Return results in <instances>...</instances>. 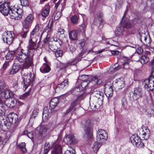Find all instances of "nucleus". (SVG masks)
<instances>
[{
	"label": "nucleus",
	"mask_w": 154,
	"mask_h": 154,
	"mask_svg": "<svg viewBox=\"0 0 154 154\" xmlns=\"http://www.w3.org/2000/svg\"><path fill=\"white\" fill-rule=\"evenodd\" d=\"M32 74L30 72L24 74L23 83L24 88L26 89L30 85L32 81H33L35 76L33 74L32 78L31 77Z\"/></svg>",
	"instance_id": "obj_7"
},
{
	"label": "nucleus",
	"mask_w": 154,
	"mask_h": 154,
	"mask_svg": "<svg viewBox=\"0 0 154 154\" xmlns=\"http://www.w3.org/2000/svg\"><path fill=\"white\" fill-rule=\"evenodd\" d=\"M97 139L98 142L103 143H104L107 138V134L104 130L100 129L97 132Z\"/></svg>",
	"instance_id": "obj_5"
},
{
	"label": "nucleus",
	"mask_w": 154,
	"mask_h": 154,
	"mask_svg": "<svg viewBox=\"0 0 154 154\" xmlns=\"http://www.w3.org/2000/svg\"><path fill=\"white\" fill-rule=\"evenodd\" d=\"M92 94L95 97V101L92 104H90L91 109L93 110H95L96 109H98L102 103L100 102V103H98L97 102V100L98 101H102L103 100V94L102 92H100V91H97V89H95L93 92Z\"/></svg>",
	"instance_id": "obj_2"
},
{
	"label": "nucleus",
	"mask_w": 154,
	"mask_h": 154,
	"mask_svg": "<svg viewBox=\"0 0 154 154\" xmlns=\"http://www.w3.org/2000/svg\"><path fill=\"white\" fill-rule=\"evenodd\" d=\"M75 48L74 46L72 45H71L69 47V50L70 52H71L72 53H73L75 51Z\"/></svg>",
	"instance_id": "obj_57"
},
{
	"label": "nucleus",
	"mask_w": 154,
	"mask_h": 154,
	"mask_svg": "<svg viewBox=\"0 0 154 154\" xmlns=\"http://www.w3.org/2000/svg\"><path fill=\"white\" fill-rule=\"evenodd\" d=\"M101 143L98 142H95L93 144V149L95 152H97L101 146Z\"/></svg>",
	"instance_id": "obj_33"
},
{
	"label": "nucleus",
	"mask_w": 154,
	"mask_h": 154,
	"mask_svg": "<svg viewBox=\"0 0 154 154\" xmlns=\"http://www.w3.org/2000/svg\"><path fill=\"white\" fill-rule=\"evenodd\" d=\"M62 13L60 12H57L55 14L54 16V19L55 20H58L61 16Z\"/></svg>",
	"instance_id": "obj_51"
},
{
	"label": "nucleus",
	"mask_w": 154,
	"mask_h": 154,
	"mask_svg": "<svg viewBox=\"0 0 154 154\" xmlns=\"http://www.w3.org/2000/svg\"><path fill=\"white\" fill-rule=\"evenodd\" d=\"M39 109L37 108H36L33 110L32 116L30 119L29 121H32L34 119L36 116L37 115Z\"/></svg>",
	"instance_id": "obj_36"
},
{
	"label": "nucleus",
	"mask_w": 154,
	"mask_h": 154,
	"mask_svg": "<svg viewBox=\"0 0 154 154\" xmlns=\"http://www.w3.org/2000/svg\"><path fill=\"white\" fill-rule=\"evenodd\" d=\"M13 36V32L7 31L6 33H5L2 35V40L4 42L10 45L12 43L14 39Z\"/></svg>",
	"instance_id": "obj_8"
},
{
	"label": "nucleus",
	"mask_w": 154,
	"mask_h": 154,
	"mask_svg": "<svg viewBox=\"0 0 154 154\" xmlns=\"http://www.w3.org/2000/svg\"><path fill=\"white\" fill-rule=\"evenodd\" d=\"M55 51H54V52L56 57H60L62 56L63 51L62 50H57Z\"/></svg>",
	"instance_id": "obj_46"
},
{
	"label": "nucleus",
	"mask_w": 154,
	"mask_h": 154,
	"mask_svg": "<svg viewBox=\"0 0 154 154\" xmlns=\"http://www.w3.org/2000/svg\"><path fill=\"white\" fill-rule=\"evenodd\" d=\"M78 97H77L76 99L72 100L69 108L64 113L65 115H67L70 112H72L75 110L76 108L75 107L76 106V102L78 100Z\"/></svg>",
	"instance_id": "obj_17"
},
{
	"label": "nucleus",
	"mask_w": 154,
	"mask_h": 154,
	"mask_svg": "<svg viewBox=\"0 0 154 154\" xmlns=\"http://www.w3.org/2000/svg\"><path fill=\"white\" fill-rule=\"evenodd\" d=\"M126 12L127 11H126L124 14L122 18V20L120 23L121 24V25L123 27L126 28H130L131 27L132 25L130 23L128 20V19L123 20L125 16V14Z\"/></svg>",
	"instance_id": "obj_20"
},
{
	"label": "nucleus",
	"mask_w": 154,
	"mask_h": 154,
	"mask_svg": "<svg viewBox=\"0 0 154 154\" xmlns=\"http://www.w3.org/2000/svg\"><path fill=\"white\" fill-rule=\"evenodd\" d=\"M39 29V26L38 24L36 25L35 27L31 32L30 35V38H31V40L32 38H36V33L38 32Z\"/></svg>",
	"instance_id": "obj_25"
},
{
	"label": "nucleus",
	"mask_w": 154,
	"mask_h": 154,
	"mask_svg": "<svg viewBox=\"0 0 154 154\" xmlns=\"http://www.w3.org/2000/svg\"><path fill=\"white\" fill-rule=\"evenodd\" d=\"M111 53L113 55H118L119 53V52L118 51L113 50L111 51Z\"/></svg>",
	"instance_id": "obj_58"
},
{
	"label": "nucleus",
	"mask_w": 154,
	"mask_h": 154,
	"mask_svg": "<svg viewBox=\"0 0 154 154\" xmlns=\"http://www.w3.org/2000/svg\"><path fill=\"white\" fill-rule=\"evenodd\" d=\"M20 69L19 64L14 63L13 65L12 69L11 70L10 73L11 75L16 74L18 72Z\"/></svg>",
	"instance_id": "obj_24"
},
{
	"label": "nucleus",
	"mask_w": 154,
	"mask_h": 154,
	"mask_svg": "<svg viewBox=\"0 0 154 154\" xmlns=\"http://www.w3.org/2000/svg\"><path fill=\"white\" fill-rule=\"evenodd\" d=\"M98 79L96 77H94L92 78V82L97 84Z\"/></svg>",
	"instance_id": "obj_60"
},
{
	"label": "nucleus",
	"mask_w": 154,
	"mask_h": 154,
	"mask_svg": "<svg viewBox=\"0 0 154 154\" xmlns=\"http://www.w3.org/2000/svg\"><path fill=\"white\" fill-rule=\"evenodd\" d=\"M49 40V38L47 36L46 37V38H45L44 40V43L45 45H46L47 44Z\"/></svg>",
	"instance_id": "obj_62"
},
{
	"label": "nucleus",
	"mask_w": 154,
	"mask_h": 154,
	"mask_svg": "<svg viewBox=\"0 0 154 154\" xmlns=\"http://www.w3.org/2000/svg\"><path fill=\"white\" fill-rule=\"evenodd\" d=\"M20 14V13L17 12V11H15V9H13L11 8L10 9V11L9 13L11 18L17 20L22 17H20L19 16V14Z\"/></svg>",
	"instance_id": "obj_22"
},
{
	"label": "nucleus",
	"mask_w": 154,
	"mask_h": 154,
	"mask_svg": "<svg viewBox=\"0 0 154 154\" xmlns=\"http://www.w3.org/2000/svg\"><path fill=\"white\" fill-rule=\"evenodd\" d=\"M130 60L129 59H127L126 61L123 64L122 67L123 69H127L129 68V62Z\"/></svg>",
	"instance_id": "obj_48"
},
{
	"label": "nucleus",
	"mask_w": 154,
	"mask_h": 154,
	"mask_svg": "<svg viewBox=\"0 0 154 154\" xmlns=\"http://www.w3.org/2000/svg\"><path fill=\"white\" fill-rule=\"evenodd\" d=\"M17 115H14L13 117H8L9 122L13 124L15 123L17 121V119H16Z\"/></svg>",
	"instance_id": "obj_44"
},
{
	"label": "nucleus",
	"mask_w": 154,
	"mask_h": 154,
	"mask_svg": "<svg viewBox=\"0 0 154 154\" xmlns=\"http://www.w3.org/2000/svg\"><path fill=\"white\" fill-rule=\"evenodd\" d=\"M86 54V50L84 49H82L79 54L78 58H75L74 60L67 63L66 66L67 67L70 65H75L78 62L81 60V58L84 57L85 55H87Z\"/></svg>",
	"instance_id": "obj_9"
},
{
	"label": "nucleus",
	"mask_w": 154,
	"mask_h": 154,
	"mask_svg": "<svg viewBox=\"0 0 154 154\" xmlns=\"http://www.w3.org/2000/svg\"><path fill=\"white\" fill-rule=\"evenodd\" d=\"M62 147L57 142L54 143L52 145V150L51 154H62Z\"/></svg>",
	"instance_id": "obj_12"
},
{
	"label": "nucleus",
	"mask_w": 154,
	"mask_h": 154,
	"mask_svg": "<svg viewBox=\"0 0 154 154\" xmlns=\"http://www.w3.org/2000/svg\"><path fill=\"white\" fill-rule=\"evenodd\" d=\"M17 51H10L8 52L6 56V58L7 60H9L14 56L15 54L17 55Z\"/></svg>",
	"instance_id": "obj_32"
},
{
	"label": "nucleus",
	"mask_w": 154,
	"mask_h": 154,
	"mask_svg": "<svg viewBox=\"0 0 154 154\" xmlns=\"http://www.w3.org/2000/svg\"><path fill=\"white\" fill-rule=\"evenodd\" d=\"M10 94V92L8 91H4L0 94V116L4 115L5 114V112L6 110L4 106V103H5V102L6 99L11 97Z\"/></svg>",
	"instance_id": "obj_3"
},
{
	"label": "nucleus",
	"mask_w": 154,
	"mask_h": 154,
	"mask_svg": "<svg viewBox=\"0 0 154 154\" xmlns=\"http://www.w3.org/2000/svg\"><path fill=\"white\" fill-rule=\"evenodd\" d=\"M103 14L102 13L100 12L97 14L96 16L94 19V23L95 25H99L100 27V26H102V28L103 26V25L102 24L103 23Z\"/></svg>",
	"instance_id": "obj_13"
},
{
	"label": "nucleus",
	"mask_w": 154,
	"mask_h": 154,
	"mask_svg": "<svg viewBox=\"0 0 154 154\" xmlns=\"http://www.w3.org/2000/svg\"><path fill=\"white\" fill-rule=\"evenodd\" d=\"M33 20V16L32 14L27 16L25 18L23 23V28H29L31 26Z\"/></svg>",
	"instance_id": "obj_11"
},
{
	"label": "nucleus",
	"mask_w": 154,
	"mask_h": 154,
	"mask_svg": "<svg viewBox=\"0 0 154 154\" xmlns=\"http://www.w3.org/2000/svg\"><path fill=\"white\" fill-rule=\"evenodd\" d=\"M83 90V89H82V88L80 87V85L78 87H76L73 90L74 92H79Z\"/></svg>",
	"instance_id": "obj_54"
},
{
	"label": "nucleus",
	"mask_w": 154,
	"mask_h": 154,
	"mask_svg": "<svg viewBox=\"0 0 154 154\" xmlns=\"http://www.w3.org/2000/svg\"><path fill=\"white\" fill-rule=\"evenodd\" d=\"M64 154H75V153L73 152H71L70 151L67 150L65 152Z\"/></svg>",
	"instance_id": "obj_64"
},
{
	"label": "nucleus",
	"mask_w": 154,
	"mask_h": 154,
	"mask_svg": "<svg viewBox=\"0 0 154 154\" xmlns=\"http://www.w3.org/2000/svg\"><path fill=\"white\" fill-rule=\"evenodd\" d=\"M147 38L145 36V35L143 34V35H141L140 39L141 42H142V41H143V44L146 45H148L150 44V42L149 41H148V42L146 41Z\"/></svg>",
	"instance_id": "obj_38"
},
{
	"label": "nucleus",
	"mask_w": 154,
	"mask_h": 154,
	"mask_svg": "<svg viewBox=\"0 0 154 154\" xmlns=\"http://www.w3.org/2000/svg\"><path fill=\"white\" fill-rule=\"evenodd\" d=\"M9 66V63L8 62H5L3 65V67L1 69L2 72H4V71L6 69L7 67Z\"/></svg>",
	"instance_id": "obj_52"
},
{
	"label": "nucleus",
	"mask_w": 154,
	"mask_h": 154,
	"mask_svg": "<svg viewBox=\"0 0 154 154\" xmlns=\"http://www.w3.org/2000/svg\"><path fill=\"white\" fill-rule=\"evenodd\" d=\"M82 127L84 128L85 133L88 137L92 138L93 124L90 120H83L81 122Z\"/></svg>",
	"instance_id": "obj_4"
},
{
	"label": "nucleus",
	"mask_w": 154,
	"mask_h": 154,
	"mask_svg": "<svg viewBox=\"0 0 154 154\" xmlns=\"http://www.w3.org/2000/svg\"><path fill=\"white\" fill-rule=\"evenodd\" d=\"M7 123V120L3 119L2 121H1L0 125V128L3 131H6V123Z\"/></svg>",
	"instance_id": "obj_35"
},
{
	"label": "nucleus",
	"mask_w": 154,
	"mask_h": 154,
	"mask_svg": "<svg viewBox=\"0 0 154 154\" xmlns=\"http://www.w3.org/2000/svg\"><path fill=\"white\" fill-rule=\"evenodd\" d=\"M142 91L141 89L139 88H135L134 91L133 98L137 100L142 97Z\"/></svg>",
	"instance_id": "obj_19"
},
{
	"label": "nucleus",
	"mask_w": 154,
	"mask_h": 154,
	"mask_svg": "<svg viewBox=\"0 0 154 154\" xmlns=\"http://www.w3.org/2000/svg\"><path fill=\"white\" fill-rule=\"evenodd\" d=\"M9 4V3L8 2L5 4H1L0 5V11L5 16H7L8 14L10 9H11Z\"/></svg>",
	"instance_id": "obj_14"
},
{
	"label": "nucleus",
	"mask_w": 154,
	"mask_h": 154,
	"mask_svg": "<svg viewBox=\"0 0 154 154\" xmlns=\"http://www.w3.org/2000/svg\"><path fill=\"white\" fill-rule=\"evenodd\" d=\"M75 140L74 136L72 134L68 135L64 139L65 140L67 141V143L69 144L73 143L75 142Z\"/></svg>",
	"instance_id": "obj_27"
},
{
	"label": "nucleus",
	"mask_w": 154,
	"mask_h": 154,
	"mask_svg": "<svg viewBox=\"0 0 154 154\" xmlns=\"http://www.w3.org/2000/svg\"><path fill=\"white\" fill-rule=\"evenodd\" d=\"M51 69L47 64L44 63L42 67L40 68L41 72L43 73L49 72Z\"/></svg>",
	"instance_id": "obj_29"
},
{
	"label": "nucleus",
	"mask_w": 154,
	"mask_h": 154,
	"mask_svg": "<svg viewBox=\"0 0 154 154\" xmlns=\"http://www.w3.org/2000/svg\"><path fill=\"white\" fill-rule=\"evenodd\" d=\"M6 99L5 100V103H4V105H6L8 107L12 108L14 107L16 104V100L15 99Z\"/></svg>",
	"instance_id": "obj_23"
},
{
	"label": "nucleus",
	"mask_w": 154,
	"mask_h": 154,
	"mask_svg": "<svg viewBox=\"0 0 154 154\" xmlns=\"http://www.w3.org/2000/svg\"><path fill=\"white\" fill-rule=\"evenodd\" d=\"M37 38H32L31 40V38L29 40V44L27 46L28 52L29 51H32V52H33V50H35L38 48L36 44H35V42H36Z\"/></svg>",
	"instance_id": "obj_15"
},
{
	"label": "nucleus",
	"mask_w": 154,
	"mask_h": 154,
	"mask_svg": "<svg viewBox=\"0 0 154 154\" xmlns=\"http://www.w3.org/2000/svg\"><path fill=\"white\" fill-rule=\"evenodd\" d=\"M10 125L11 123L8 122L7 121V123H6V131L8 130L10 128Z\"/></svg>",
	"instance_id": "obj_63"
},
{
	"label": "nucleus",
	"mask_w": 154,
	"mask_h": 154,
	"mask_svg": "<svg viewBox=\"0 0 154 154\" xmlns=\"http://www.w3.org/2000/svg\"><path fill=\"white\" fill-rule=\"evenodd\" d=\"M50 7L47 6L44 9L42 12V15L44 17H46L49 14Z\"/></svg>",
	"instance_id": "obj_30"
},
{
	"label": "nucleus",
	"mask_w": 154,
	"mask_h": 154,
	"mask_svg": "<svg viewBox=\"0 0 154 154\" xmlns=\"http://www.w3.org/2000/svg\"><path fill=\"white\" fill-rule=\"evenodd\" d=\"M6 87V84L3 80H0V94L4 91H8L5 90V88Z\"/></svg>",
	"instance_id": "obj_34"
},
{
	"label": "nucleus",
	"mask_w": 154,
	"mask_h": 154,
	"mask_svg": "<svg viewBox=\"0 0 154 154\" xmlns=\"http://www.w3.org/2000/svg\"><path fill=\"white\" fill-rule=\"evenodd\" d=\"M112 84L114 85L116 88L119 89H121L124 88L125 86V83L124 79L122 78L119 79L114 81Z\"/></svg>",
	"instance_id": "obj_18"
},
{
	"label": "nucleus",
	"mask_w": 154,
	"mask_h": 154,
	"mask_svg": "<svg viewBox=\"0 0 154 154\" xmlns=\"http://www.w3.org/2000/svg\"><path fill=\"white\" fill-rule=\"evenodd\" d=\"M64 29L61 28H59L58 30V32L60 33V34H63L64 33Z\"/></svg>",
	"instance_id": "obj_61"
},
{
	"label": "nucleus",
	"mask_w": 154,
	"mask_h": 154,
	"mask_svg": "<svg viewBox=\"0 0 154 154\" xmlns=\"http://www.w3.org/2000/svg\"><path fill=\"white\" fill-rule=\"evenodd\" d=\"M33 55L34 53L31 51L28 52L26 54L22 49L20 52L17 51L15 60L20 63L24 62L23 64L22 69H27L32 64Z\"/></svg>",
	"instance_id": "obj_1"
},
{
	"label": "nucleus",
	"mask_w": 154,
	"mask_h": 154,
	"mask_svg": "<svg viewBox=\"0 0 154 154\" xmlns=\"http://www.w3.org/2000/svg\"><path fill=\"white\" fill-rule=\"evenodd\" d=\"M62 44V42L60 39H58L57 42H51L49 41L48 42L49 49L52 51L60 49L61 48Z\"/></svg>",
	"instance_id": "obj_10"
},
{
	"label": "nucleus",
	"mask_w": 154,
	"mask_h": 154,
	"mask_svg": "<svg viewBox=\"0 0 154 154\" xmlns=\"http://www.w3.org/2000/svg\"><path fill=\"white\" fill-rule=\"evenodd\" d=\"M149 132H147V133L146 132H144L143 134V137L144 138V139L145 140H147V139H148L149 138Z\"/></svg>",
	"instance_id": "obj_55"
},
{
	"label": "nucleus",
	"mask_w": 154,
	"mask_h": 154,
	"mask_svg": "<svg viewBox=\"0 0 154 154\" xmlns=\"http://www.w3.org/2000/svg\"><path fill=\"white\" fill-rule=\"evenodd\" d=\"M29 31V28L25 29L23 27V31L21 35L23 38H25L26 37L27 32Z\"/></svg>",
	"instance_id": "obj_45"
},
{
	"label": "nucleus",
	"mask_w": 154,
	"mask_h": 154,
	"mask_svg": "<svg viewBox=\"0 0 154 154\" xmlns=\"http://www.w3.org/2000/svg\"><path fill=\"white\" fill-rule=\"evenodd\" d=\"M89 75H80L79 76L78 79L82 82L87 81L88 79Z\"/></svg>",
	"instance_id": "obj_41"
},
{
	"label": "nucleus",
	"mask_w": 154,
	"mask_h": 154,
	"mask_svg": "<svg viewBox=\"0 0 154 154\" xmlns=\"http://www.w3.org/2000/svg\"><path fill=\"white\" fill-rule=\"evenodd\" d=\"M131 143L137 147L141 148L144 144L141 141V139L137 134L132 135L130 138Z\"/></svg>",
	"instance_id": "obj_6"
},
{
	"label": "nucleus",
	"mask_w": 154,
	"mask_h": 154,
	"mask_svg": "<svg viewBox=\"0 0 154 154\" xmlns=\"http://www.w3.org/2000/svg\"><path fill=\"white\" fill-rule=\"evenodd\" d=\"M48 128L46 126H41L39 130V134L41 138H44L47 134V131Z\"/></svg>",
	"instance_id": "obj_21"
},
{
	"label": "nucleus",
	"mask_w": 154,
	"mask_h": 154,
	"mask_svg": "<svg viewBox=\"0 0 154 154\" xmlns=\"http://www.w3.org/2000/svg\"><path fill=\"white\" fill-rule=\"evenodd\" d=\"M59 103V99L58 98H52L50 102V107L54 109Z\"/></svg>",
	"instance_id": "obj_28"
},
{
	"label": "nucleus",
	"mask_w": 154,
	"mask_h": 154,
	"mask_svg": "<svg viewBox=\"0 0 154 154\" xmlns=\"http://www.w3.org/2000/svg\"><path fill=\"white\" fill-rule=\"evenodd\" d=\"M86 27V24L85 23H83L81 25L79 28V29L82 32L85 34Z\"/></svg>",
	"instance_id": "obj_40"
},
{
	"label": "nucleus",
	"mask_w": 154,
	"mask_h": 154,
	"mask_svg": "<svg viewBox=\"0 0 154 154\" xmlns=\"http://www.w3.org/2000/svg\"><path fill=\"white\" fill-rule=\"evenodd\" d=\"M70 20L72 24H77L78 23L79 18L77 16L74 15L71 17Z\"/></svg>",
	"instance_id": "obj_37"
},
{
	"label": "nucleus",
	"mask_w": 154,
	"mask_h": 154,
	"mask_svg": "<svg viewBox=\"0 0 154 154\" xmlns=\"http://www.w3.org/2000/svg\"><path fill=\"white\" fill-rule=\"evenodd\" d=\"M50 145L48 143H46L45 144L44 150L43 154H47L49 150Z\"/></svg>",
	"instance_id": "obj_43"
},
{
	"label": "nucleus",
	"mask_w": 154,
	"mask_h": 154,
	"mask_svg": "<svg viewBox=\"0 0 154 154\" xmlns=\"http://www.w3.org/2000/svg\"><path fill=\"white\" fill-rule=\"evenodd\" d=\"M68 79H65L63 82L59 84L57 88H59L63 89L67 87L68 86Z\"/></svg>",
	"instance_id": "obj_31"
},
{
	"label": "nucleus",
	"mask_w": 154,
	"mask_h": 154,
	"mask_svg": "<svg viewBox=\"0 0 154 154\" xmlns=\"http://www.w3.org/2000/svg\"><path fill=\"white\" fill-rule=\"evenodd\" d=\"M140 61L142 64H145L149 61V58L146 56H143L141 58Z\"/></svg>",
	"instance_id": "obj_39"
},
{
	"label": "nucleus",
	"mask_w": 154,
	"mask_h": 154,
	"mask_svg": "<svg viewBox=\"0 0 154 154\" xmlns=\"http://www.w3.org/2000/svg\"><path fill=\"white\" fill-rule=\"evenodd\" d=\"M69 35V38L72 40H77L78 39V32L75 30L70 32Z\"/></svg>",
	"instance_id": "obj_26"
},
{
	"label": "nucleus",
	"mask_w": 154,
	"mask_h": 154,
	"mask_svg": "<svg viewBox=\"0 0 154 154\" xmlns=\"http://www.w3.org/2000/svg\"><path fill=\"white\" fill-rule=\"evenodd\" d=\"M21 5L23 6H27L29 5V2L28 0H20Z\"/></svg>",
	"instance_id": "obj_49"
},
{
	"label": "nucleus",
	"mask_w": 154,
	"mask_h": 154,
	"mask_svg": "<svg viewBox=\"0 0 154 154\" xmlns=\"http://www.w3.org/2000/svg\"><path fill=\"white\" fill-rule=\"evenodd\" d=\"M88 85V83L87 81L82 82L81 84L80 85L81 87L82 88V89L85 88Z\"/></svg>",
	"instance_id": "obj_53"
},
{
	"label": "nucleus",
	"mask_w": 154,
	"mask_h": 154,
	"mask_svg": "<svg viewBox=\"0 0 154 154\" xmlns=\"http://www.w3.org/2000/svg\"><path fill=\"white\" fill-rule=\"evenodd\" d=\"M30 95V91L29 90L28 92L25 93L23 94L20 96V98L21 99H24L29 96Z\"/></svg>",
	"instance_id": "obj_47"
},
{
	"label": "nucleus",
	"mask_w": 154,
	"mask_h": 154,
	"mask_svg": "<svg viewBox=\"0 0 154 154\" xmlns=\"http://www.w3.org/2000/svg\"><path fill=\"white\" fill-rule=\"evenodd\" d=\"M122 68V67H120V66H118L117 63H116L115 65V67L113 68L115 69V70H117L120 69V68Z\"/></svg>",
	"instance_id": "obj_59"
},
{
	"label": "nucleus",
	"mask_w": 154,
	"mask_h": 154,
	"mask_svg": "<svg viewBox=\"0 0 154 154\" xmlns=\"http://www.w3.org/2000/svg\"><path fill=\"white\" fill-rule=\"evenodd\" d=\"M122 30L120 27H119L115 31V33L117 36H121L122 35Z\"/></svg>",
	"instance_id": "obj_50"
},
{
	"label": "nucleus",
	"mask_w": 154,
	"mask_h": 154,
	"mask_svg": "<svg viewBox=\"0 0 154 154\" xmlns=\"http://www.w3.org/2000/svg\"><path fill=\"white\" fill-rule=\"evenodd\" d=\"M25 147V144L24 143H22L19 145L18 146V148L21 151L24 153L26 151V149Z\"/></svg>",
	"instance_id": "obj_42"
},
{
	"label": "nucleus",
	"mask_w": 154,
	"mask_h": 154,
	"mask_svg": "<svg viewBox=\"0 0 154 154\" xmlns=\"http://www.w3.org/2000/svg\"><path fill=\"white\" fill-rule=\"evenodd\" d=\"M85 44V40L84 39L81 40L80 42V45L81 48H82L84 46Z\"/></svg>",
	"instance_id": "obj_56"
},
{
	"label": "nucleus",
	"mask_w": 154,
	"mask_h": 154,
	"mask_svg": "<svg viewBox=\"0 0 154 154\" xmlns=\"http://www.w3.org/2000/svg\"><path fill=\"white\" fill-rule=\"evenodd\" d=\"M105 87L104 93L107 97H111L113 93V90L112 85H109L105 84L104 85Z\"/></svg>",
	"instance_id": "obj_16"
}]
</instances>
